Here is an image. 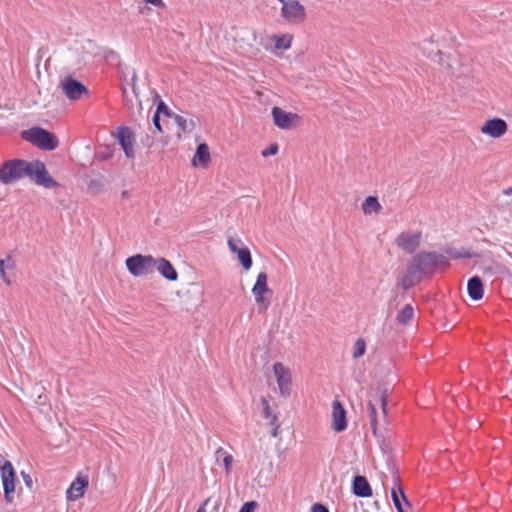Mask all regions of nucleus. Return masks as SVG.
<instances>
[{"mask_svg":"<svg viewBox=\"0 0 512 512\" xmlns=\"http://www.w3.org/2000/svg\"><path fill=\"white\" fill-rule=\"evenodd\" d=\"M278 429H279L278 426L273 427L272 432H271V435L273 437H277L278 436Z\"/></svg>","mask_w":512,"mask_h":512,"instance_id":"obj_44","label":"nucleus"},{"mask_svg":"<svg viewBox=\"0 0 512 512\" xmlns=\"http://www.w3.org/2000/svg\"><path fill=\"white\" fill-rule=\"evenodd\" d=\"M414 317V309L410 304L405 305L397 315V321L401 325H407Z\"/></svg>","mask_w":512,"mask_h":512,"instance_id":"obj_29","label":"nucleus"},{"mask_svg":"<svg viewBox=\"0 0 512 512\" xmlns=\"http://www.w3.org/2000/svg\"><path fill=\"white\" fill-rule=\"evenodd\" d=\"M21 476H22V478H23V481H24L25 485H26L28 488H32V486H33V481H32L31 476H30L28 473L24 472V471H22V472H21Z\"/></svg>","mask_w":512,"mask_h":512,"instance_id":"obj_36","label":"nucleus"},{"mask_svg":"<svg viewBox=\"0 0 512 512\" xmlns=\"http://www.w3.org/2000/svg\"><path fill=\"white\" fill-rule=\"evenodd\" d=\"M157 114H164L170 118H172V116L174 115L173 113H171V111L169 110V108L167 107V105L163 102V101H160L158 106H157V110L156 112Z\"/></svg>","mask_w":512,"mask_h":512,"instance_id":"obj_32","label":"nucleus"},{"mask_svg":"<svg viewBox=\"0 0 512 512\" xmlns=\"http://www.w3.org/2000/svg\"><path fill=\"white\" fill-rule=\"evenodd\" d=\"M271 114L274 124L280 129H291L297 126L300 121L297 114L287 112L279 107H273Z\"/></svg>","mask_w":512,"mask_h":512,"instance_id":"obj_11","label":"nucleus"},{"mask_svg":"<svg viewBox=\"0 0 512 512\" xmlns=\"http://www.w3.org/2000/svg\"><path fill=\"white\" fill-rule=\"evenodd\" d=\"M365 350H366L365 341L361 338L357 339L354 344V349H353V354H352L353 358L361 357L365 353Z\"/></svg>","mask_w":512,"mask_h":512,"instance_id":"obj_31","label":"nucleus"},{"mask_svg":"<svg viewBox=\"0 0 512 512\" xmlns=\"http://www.w3.org/2000/svg\"><path fill=\"white\" fill-rule=\"evenodd\" d=\"M391 497L398 512H408L411 509V504L401 487H392Z\"/></svg>","mask_w":512,"mask_h":512,"instance_id":"obj_20","label":"nucleus"},{"mask_svg":"<svg viewBox=\"0 0 512 512\" xmlns=\"http://www.w3.org/2000/svg\"><path fill=\"white\" fill-rule=\"evenodd\" d=\"M89 480L87 476H78L69 486L66 491V498L68 501H76L80 499L86 488L88 487Z\"/></svg>","mask_w":512,"mask_h":512,"instance_id":"obj_17","label":"nucleus"},{"mask_svg":"<svg viewBox=\"0 0 512 512\" xmlns=\"http://www.w3.org/2000/svg\"><path fill=\"white\" fill-rule=\"evenodd\" d=\"M347 427L346 412L338 400H334L332 403V428L341 432Z\"/></svg>","mask_w":512,"mask_h":512,"instance_id":"obj_18","label":"nucleus"},{"mask_svg":"<svg viewBox=\"0 0 512 512\" xmlns=\"http://www.w3.org/2000/svg\"><path fill=\"white\" fill-rule=\"evenodd\" d=\"M421 275L422 272L412 261L406 272L401 276L399 284L403 289H409L420 281Z\"/></svg>","mask_w":512,"mask_h":512,"instance_id":"obj_19","label":"nucleus"},{"mask_svg":"<svg viewBox=\"0 0 512 512\" xmlns=\"http://www.w3.org/2000/svg\"><path fill=\"white\" fill-rule=\"evenodd\" d=\"M252 294L255 299L257 310L259 313H264L270 306V298L273 294L272 290L268 287V276L265 272H260L252 287Z\"/></svg>","mask_w":512,"mask_h":512,"instance_id":"obj_3","label":"nucleus"},{"mask_svg":"<svg viewBox=\"0 0 512 512\" xmlns=\"http://www.w3.org/2000/svg\"><path fill=\"white\" fill-rule=\"evenodd\" d=\"M312 512H329L326 507L321 504H314L312 507Z\"/></svg>","mask_w":512,"mask_h":512,"instance_id":"obj_39","label":"nucleus"},{"mask_svg":"<svg viewBox=\"0 0 512 512\" xmlns=\"http://www.w3.org/2000/svg\"><path fill=\"white\" fill-rule=\"evenodd\" d=\"M28 177L37 185L47 189L58 186V183L48 173L44 163L37 160L29 163Z\"/></svg>","mask_w":512,"mask_h":512,"instance_id":"obj_6","label":"nucleus"},{"mask_svg":"<svg viewBox=\"0 0 512 512\" xmlns=\"http://www.w3.org/2000/svg\"><path fill=\"white\" fill-rule=\"evenodd\" d=\"M261 403H262V405H263V414H264V417H265L266 419H269V418L273 415V414H272V412H271V409H270L269 402H268V400H267L265 397H263V398L261 399Z\"/></svg>","mask_w":512,"mask_h":512,"instance_id":"obj_34","label":"nucleus"},{"mask_svg":"<svg viewBox=\"0 0 512 512\" xmlns=\"http://www.w3.org/2000/svg\"><path fill=\"white\" fill-rule=\"evenodd\" d=\"M282 17L290 23H302L306 18L305 7L297 0H288L281 9Z\"/></svg>","mask_w":512,"mask_h":512,"instance_id":"obj_10","label":"nucleus"},{"mask_svg":"<svg viewBox=\"0 0 512 512\" xmlns=\"http://www.w3.org/2000/svg\"><path fill=\"white\" fill-rule=\"evenodd\" d=\"M257 507V503L255 501H249L242 505L238 512H254Z\"/></svg>","mask_w":512,"mask_h":512,"instance_id":"obj_35","label":"nucleus"},{"mask_svg":"<svg viewBox=\"0 0 512 512\" xmlns=\"http://www.w3.org/2000/svg\"><path fill=\"white\" fill-rule=\"evenodd\" d=\"M386 406V390L380 387L371 390L368 400V413L374 434L377 433L380 419H385L386 417Z\"/></svg>","mask_w":512,"mask_h":512,"instance_id":"obj_1","label":"nucleus"},{"mask_svg":"<svg viewBox=\"0 0 512 512\" xmlns=\"http://www.w3.org/2000/svg\"><path fill=\"white\" fill-rule=\"evenodd\" d=\"M153 124L155 126V128L159 131V132H162V128H161V125H160V115L155 113L154 116H153Z\"/></svg>","mask_w":512,"mask_h":512,"instance_id":"obj_38","label":"nucleus"},{"mask_svg":"<svg viewBox=\"0 0 512 512\" xmlns=\"http://www.w3.org/2000/svg\"><path fill=\"white\" fill-rule=\"evenodd\" d=\"M353 493L358 497H370L372 489L364 476H355L353 480Z\"/></svg>","mask_w":512,"mask_h":512,"instance_id":"obj_23","label":"nucleus"},{"mask_svg":"<svg viewBox=\"0 0 512 512\" xmlns=\"http://www.w3.org/2000/svg\"><path fill=\"white\" fill-rule=\"evenodd\" d=\"M220 502H221V501H220V499H218V500L216 501L215 507H218V506L220 505Z\"/></svg>","mask_w":512,"mask_h":512,"instance_id":"obj_48","label":"nucleus"},{"mask_svg":"<svg viewBox=\"0 0 512 512\" xmlns=\"http://www.w3.org/2000/svg\"><path fill=\"white\" fill-rule=\"evenodd\" d=\"M507 123L500 118L487 120L480 128L482 134L491 138H500L507 132Z\"/></svg>","mask_w":512,"mask_h":512,"instance_id":"obj_15","label":"nucleus"},{"mask_svg":"<svg viewBox=\"0 0 512 512\" xmlns=\"http://www.w3.org/2000/svg\"><path fill=\"white\" fill-rule=\"evenodd\" d=\"M275 42V49L277 50H288L291 47L292 35L283 34L273 36Z\"/></svg>","mask_w":512,"mask_h":512,"instance_id":"obj_30","label":"nucleus"},{"mask_svg":"<svg viewBox=\"0 0 512 512\" xmlns=\"http://www.w3.org/2000/svg\"><path fill=\"white\" fill-rule=\"evenodd\" d=\"M468 294L471 299L478 301L483 297V284L479 277L474 276L468 281Z\"/></svg>","mask_w":512,"mask_h":512,"instance_id":"obj_25","label":"nucleus"},{"mask_svg":"<svg viewBox=\"0 0 512 512\" xmlns=\"http://www.w3.org/2000/svg\"><path fill=\"white\" fill-rule=\"evenodd\" d=\"M0 473L4 490V498L7 503H12L15 492V471L11 462L6 461L1 466Z\"/></svg>","mask_w":512,"mask_h":512,"instance_id":"obj_8","label":"nucleus"},{"mask_svg":"<svg viewBox=\"0 0 512 512\" xmlns=\"http://www.w3.org/2000/svg\"><path fill=\"white\" fill-rule=\"evenodd\" d=\"M61 87H62L64 94L70 100H77L83 94H86L88 92L86 87L82 83H80L79 81H77L73 78L64 79L61 82Z\"/></svg>","mask_w":512,"mask_h":512,"instance_id":"obj_16","label":"nucleus"},{"mask_svg":"<svg viewBox=\"0 0 512 512\" xmlns=\"http://www.w3.org/2000/svg\"><path fill=\"white\" fill-rule=\"evenodd\" d=\"M413 262L416 264L422 274L434 267L439 265H447L448 263L444 256L431 252L417 254L413 258Z\"/></svg>","mask_w":512,"mask_h":512,"instance_id":"obj_9","label":"nucleus"},{"mask_svg":"<svg viewBox=\"0 0 512 512\" xmlns=\"http://www.w3.org/2000/svg\"><path fill=\"white\" fill-rule=\"evenodd\" d=\"M155 269L169 281H176L178 278L177 271L165 258H155Z\"/></svg>","mask_w":512,"mask_h":512,"instance_id":"obj_21","label":"nucleus"},{"mask_svg":"<svg viewBox=\"0 0 512 512\" xmlns=\"http://www.w3.org/2000/svg\"><path fill=\"white\" fill-rule=\"evenodd\" d=\"M210 162V153L208 145L205 143H201L198 145L194 157L192 159V164L195 167L206 168Z\"/></svg>","mask_w":512,"mask_h":512,"instance_id":"obj_22","label":"nucleus"},{"mask_svg":"<svg viewBox=\"0 0 512 512\" xmlns=\"http://www.w3.org/2000/svg\"><path fill=\"white\" fill-rule=\"evenodd\" d=\"M504 193H505L506 195H512V187H510V188L506 189V190L504 191Z\"/></svg>","mask_w":512,"mask_h":512,"instance_id":"obj_45","label":"nucleus"},{"mask_svg":"<svg viewBox=\"0 0 512 512\" xmlns=\"http://www.w3.org/2000/svg\"><path fill=\"white\" fill-rule=\"evenodd\" d=\"M268 420H269V424H270L272 427L278 426V425L276 424V422H277V416H276V415H272Z\"/></svg>","mask_w":512,"mask_h":512,"instance_id":"obj_42","label":"nucleus"},{"mask_svg":"<svg viewBox=\"0 0 512 512\" xmlns=\"http://www.w3.org/2000/svg\"><path fill=\"white\" fill-rule=\"evenodd\" d=\"M381 210L382 206L375 196H368L362 203V211L366 215L378 214Z\"/></svg>","mask_w":512,"mask_h":512,"instance_id":"obj_26","label":"nucleus"},{"mask_svg":"<svg viewBox=\"0 0 512 512\" xmlns=\"http://www.w3.org/2000/svg\"><path fill=\"white\" fill-rule=\"evenodd\" d=\"M22 137L26 141L44 150L51 151L56 149L59 145V142L54 134L39 127H34L24 131L22 133Z\"/></svg>","mask_w":512,"mask_h":512,"instance_id":"obj_4","label":"nucleus"},{"mask_svg":"<svg viewBox=\"0 0 512 512\" xmlns=\"http://www.w3.org/2000/svg\"><path fill=\"white\" fill-rule=\"evenodd\" d=\"M277 152H278V144L273 143L267 149L263 150L261 152V154L263 157H268V156L277 154Z\"/></svg>","mask_w":512,"mask_h":512,"instance_id":"obj_33","label":"nucleus"},{"mask_svg":"<svg viewBox=\"0 0 512 512\" xmlns=\"http://www.w3.org/2000/svg\"><path fill=\"white\" fill-rule=\"evenodd\" d=\"M145 3L153 5L154 7L163 9L165 8V4L162 0H144Z\"/></svg>","mask_w":512,"mask_h":512,"instance_id":"obj_37","label":"nucleus"},{"mask_svg":"<svg viewBox=\"0 0 512 512\" xmlns=\"http://www.w3.org/2000/svg\"><path fill=\"white\" fill-rule=\"evenodd\" d=\"M215 462L218 465H223L226 475H229L232 471L234 458L231 454L225 451L222 447H219L215 453Z\"/></svg>","mask_w":512,"mask_h":512,"instance_id":"obj_24","label":"nucleus"},{"mask_svg":"<svg viewBox=\"0 0 512 512\" xmlns=\"http://www.w3.org/2000/svg\"><path fill=\"white\" fill-rule=\"evenodd\" d=\"M273 374L277 382L279 393L282 397H288L292 390V372L283 363L273 364Z\"/></svg>","mask_w":512,"mask_h":512,"instance_id":"obj_7","label":"nucleus"},{"mask_svg":"<svg viewBox=\"0 0 512 512\" xmlns=\"http://www.w3.org/2000/svg\"><path fill=\"white\" fill-rule=\"evenodd\" d=\"M280 3H282V6H284V3H287L288 0H278Z\"/></svg>","mask_w":512,"mask_h":512,"instance_id":"obj_47","label":"nucleus"},{"mask_svg":"<svg viewBox=\"0 0 512 512\" xmlns=\"http://www.w3.org/2000/svg\"><path fill=\"white\" fill-rule=\"evenodd\" d=\"M14 268L15 261L11 257L8 256L5 259L0 258V277L7 285L11 284L7 270H13Z\"/></svg>","mask_w":512,"mask_h":512,"instance_id":"obj_28","label":"nucleus"},{"mask_svg":"<svg viewBox=\"0 0 512 512\" xmlns=\"http://www.w3.org/2000/svg\"><path fill=\"white\" fill-rule=\"evenodd\" d=\"M29 163L20 159L4 162L0 166V181L3 184H11L25 176L28 177Z\"/></svg>","mask_w":512,"mask_h":512,"instance_id":"obj_2","label":"nucleus"},{"mask_svg":"<svg viewBox=\"0 0 512 512\" xmlns=\"http://www.w3.org/2000/svg\"><path fill=\"white\" fill-rule=\"evenodd\" d=\"M136 80H137V75H136V72L133 70L132 71V89L135 94H136Z\"/></svg>","mask_w":512,"mask_h":512,"instance_id":"obj_41","label":"nucleus"},{"mask_svg":"<svg viewBox=\"0 0 512 512\" xmlns=\"http://www.w3.org/2000/svg\"><path fill=\"white\" fill-rule=\"evenodd\" d=\"M128 271L135 277L152 274L155 270V258L151 255L136 254L125 261Z\"/></svg>","mask_w":512,"mask_h":512,"instance_id":"obj_5","label":"nucleus"},{"mask_svg":"<svg viewBox=\"0 0 512 512\" xmlns=\"http://www.w3.org/2000/svg\"><path fill=\"white\" fill-rule=\"evenodd\" d=\"M392 482H393L392 487H401L400 486V476L396 472H393Z\"/></svg>","mask_w":512,"mask_h":512,"instance_id":"obj_40","label":"nucleus"},{"mask_svg":"<svg viewBox=\"0 0 512 512\" xmlns=\"http://www.w3.org/2000/svg\"><path fill=\"white\" fill-rule=\"evenodd\" d=\"M382 485H383V490L385 492V494L387 493V488H386V485H385V482L382 480Z\"/></svg>","mask_w":512,"mask_h":512,"instance_id":"obj_46","label":"nucleus"},{"mask_svg":"<svg viewBox=\"0 0 512 512\" xmlns=\"http://www.w3.org/2000/svg\"><path fill=\"white\" fill-rule=\"evenodd\" d=\"M227 244L230 251L237 256V259L243 269L245 271L250 270L253 264L250 250L246 246H239V244H241V240L230 238Z\"/></svg>","mask_w":512,"mask_h":512,"instance_id":"obj_13","label":"nucleus"},{"mask_svg":"<svg viewBox=\"0 0 512 512\" xmlns=\"http://www.w3.org/2000/svg\"><path fill=\"white\" fill-rule=\"evenodd\" d=\"M174 123L178 129L184 133L191 132L195 128V121L193 119H186L181 115L175 114L172 116Z\"/></svg>","mask_w":512,"mask_h":512,"instance_id":"obj_27","label":"nucleus"},{"mask_svg":"<svg viewBox=\"0 0 512 512\" xmlns=\"http://www.w3.org/2000/svg\"><path fill=\"white\" fill-rule=\"evenodd\" d=\"M122 196H123V197L127 196V192H123V193H122Z\"/></svg>","mask_w":512,"mask_h":512,"instance_id":"obj_49","label":"nucleus"},{"mask_svg":"<svg viewBox=\"0 0 512 512\" xmlns=\"http://www.w3.org/2000/svg\"><path fill=\"white\" fill-rule=\"evenodd\" d=\"M421 232H402L396 238L397 245L406 253H413L420 245Z\"/></svg>","mask_w":512,"mask_h":512,"instance_id":"obj_14","label":"nucleus"},{"mask_svg":"<svg viewBox=\"0 0 512 512\" xmlns=\"http://www.w3.org/2000/svg\"><path fill=\"white\" fill-rule=\"evenodd\" d=\"M210 500H211V498H208V499L204 502L203 506H201V507H199V508H198L197 512H206V510H205V506L210 502Z\"/></svg>","mask_w":512,"mask_h":512,"instance_id":"obj_43","label":"nucleus"},{"mask_svg":"<svg viewBox=\"0 0 512 512\" xmlns=\"http://www.w3.org/2000/svg\"><path fill=\"white\" fill-rule=\"evenodd\" d=\"M118 144L123 149L127 158H134L135 138L133 132L128 127H119L115 133Z\"/></svg>","mask_w":512,"mask_h":512,"instance_id":"obj_12","label":"nucleus"}]
</instances>
